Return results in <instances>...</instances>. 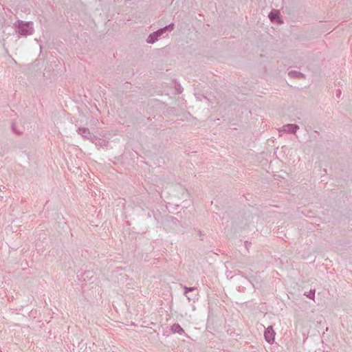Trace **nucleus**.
<instances>
[{"instance_id":"f257e3e1","label":"nucleus","mask_w":352,"mask_h":352,"mask_svg":"<svg viewBox=\"0 0 352 352\" xmlns=\"http://www.w3.org/2000/svg\"><path fill=\"white\" fill-rule=\"evenodd\" d=\"M265 338L268 342H271L274 339V331L272 328H267L265 332Z\"/></svg>"},{"instance_id":"f03ea898","label":"nucleus","mask_w":352,"mask_h":352,"mask_svg":"<svg viewBox=\"0 0 352 352\" xmlns=\"http://www.w3.org/2000/svg\"><path fill=\"white\" fill-rule=\"evenodd\" d=\"M279 13L278 12H272L270 14V18L271 19L272 21H274L275 19H279V16H278Z\"/></svg>"},{"instance_id":"7ed1b4c3","label":"nucleus","mask_w":352,"mask_h":352,"mask_svg":"<svg viewBox=\"0 0 352 352\" xmlns=\"http://www.w3.org/2000/svg\"><path fill=\"white\" fill-rule=\"evenodd\" d=\"M155 36V34L153 35H151L149 36V38H148V43H153L154 42V39L153 38V37Z\"/></svg>"}]
</instances>
